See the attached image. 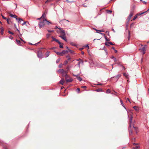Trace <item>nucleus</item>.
<instances>
[{"label": "nucleus", "instance_id": "obj_1", "mask_svg": "<svg viewBox=\"0 0 149 149\" xmlns=\"http://www.w3.org/2000/svg\"><path fill=\"white\" fill-rule=\"evenodd\" d=\"M46 20V19L44 18V19L42 21L40 22L38 25L40 29L43 27L45 25V22Z\"/></svg>", "mask_w": 149, "mask_h": 149}, {"label": "nucleus", "instance_id": "obj_2", "mask_svg": "<svg viewBox=\"0 0 149 149\" xmlns=\"http://www.w3.org/2000/svg\"><path fill=\"white\" fill-rule=\"evenodd\" d=\"M59 30L57 31V32L58 33H60L61 35L65 34V31L62 28H58Z\"/></svg>", "mask_w": 149, "mask_h": 149}, {"label": "nucleus", "instance_id": "obj_3", "mask_svg": "<svg viewBox=\"0 0 149 149\" xmlns=\"http://www.w3.org/2000/svg\"><path fill=\"white\" fill-rule=\"evenodd\" d=\"M37 56L39 58H42V55L41 50H40L38 51L37 53Z\"/></svg>", "mask_w": 149, "mask_h": 149}, {"label": "nucleus", "instance_id": "obj_4", "mask_svg": "<svg viewBox=\"0 0 149 149\" xmlns=\"http://www.w3.org/2000/svg\"><path fill=\"white\" fill-rule=\"evenodd\" d=\"M69 77L68 75L67 74H65V79L66 80V82L67 83L70 82H71L73 81V79L72 78H70L69 79H67V78Z\"/></svg>", "mask_w": 149, "mask_h": 149}, {"label": "nucleus", "instance_id": "obj_5", "mask_svg": "<svg viewBox=\"0 0 149 149\" xmlns=\"http://www.w3.org/2000/svg\"><path fill=\"white\" fill-rule=\"evenodd\" d=\"M59 37H61V38H62L65 41L67 42V40L66 38V37L65 36V34L64 35V34L62 35H61L59 36Z\"/></svg>", "mask_w": 149, "mask_h": 149}, {"label": "nucleus", "instance_id": "obj_6", "mask_svg": "<svg viewBox=\"0 0 149 149\" xmlns=\"http://www.w3.org/2000/svg\"><path fill=\"white\" fill-rule=\"evenodd\" d=\"M133 118V116L132 115L131 116V117L130 118V122L129 123V127L131 128L132 126V120Z\"/></svg>", "mask_w": 149, "mask_h": 149}, {"label": "nucleus", "instance_id": "obj_7", "mask_svg": "<svg viewBox=\"0 0 149 149\" xmlns=\"http://www.w3.org/2000/svg\"><path fill=\"white\" fill-rule=\"evenodd\" d=\"M58 72L62 74L63 76H64V70L63 69H60L58 70Z\"/></svg>", "mask_w": 149, "mask_h": 149}, {"label": "nucleus", "instance_id": "obj_8", "mask_svg": "<svg viewBox=\"0 0 149 149\" xmlns=\"http://www.w3.org/2000/svg\"><path fill=\"white\" fill-rule=\"evenodd\" d=\"M133 15V12L132 11H131L130 14L128 17L127 19H128V20L129 21L131 18V17Z\"/></svg>", "mask_w": 149, "mask_h": 149}, {"label": "nucleus", "instance_id": "obj_9", "mask_svg": "<svg viewBox=\"0 0 149 149\" xmlns=\"http://www.w3.org/2000/svg\"><path fill=\"white\" fill-rule=\"evenodd\" d=\"M141 52H142L143 54H145V51H146V48L145 46L143 47L142 49H141Z\"/></svg>", "mask_w": 149, "mask_h": 149}, {"label": "nucleus", "instance_id": "obj_10", "mask_svg": "<svg viewBox=\"0 0 149 149\" xmlns=\"http://www.w3.org/2000/svg\"><path fill=\"white\" fill-rule=\"evenodd\" d=\"M93 29H94V30H95L96 31V32L97 33H99L101 34V35H103L104 36V34L103 33H99L98 32V31H100V32H102L103 31L102 30H97L96 29H95V28H93Z\"/></svg>", "mask_w": 149, "mask_h": 149}, {"label": "nucleus", "instance_id": "obj_11", "mask_svg": "<svg viewBox=\"0 0 149 149\" xmlns=\"http://www.w3.org/2000/svg\"><path fill=\"white\" fill-rule=\"evenodd\" d=\"M10 16L12 17L15 18L16 19V20H17L18 19L17 18V16L15 15H13L12 14H10Z\"/></svg>", "mask_w": 149, "mask_h": 149}, {"label": "nucleus", "instance_id": "obj_12", "mask_svg": "<svg viewBox=\"0 0 149 149\" xmlns=\"http://www.w3.org/2000/svg\"><path fill=\"white\" fill-rule=\"evenodd\" d=\"M120 102L121 103V104L122 105V106L125 109V110H126L127 111V109H126L125 105H124L123 101L121 100H120Z\"/></svg>", "mask_w": 149, "mask_h": 149}, {"label": "nucleus", "instance_id": "obj_13", "mask_svg": "<svg viewBox=\"0 0 149 149\" xmlns=\"http://www.w3.org/2000/svg\"><path fill=\"white\" fill-rule=\"evenodd\" d=\"M133 108L134 109H135V110L136 111H139V108L136 106H134L133 107Z\"/></svg>", "mask_w": 149, "mask_h": 149}, {"label": "nucleus", "instance_id": "obj_14", "mask_svg": "<svg viewBox=\"0 0 149 149\" xmlns=\"http://www.w3.org/2000/svg\"><path fill=\"white\" fill-rule=\"evenodd\" d=\"M70 44L71 45H72L73 46H75V47H77V45L75 43H73V42H71L70 43Z\"/></svg>", "mask_w": 149, "mask_h": 149}, {"label": "nucleus", "instance_id": "obj_15", "mask_svg": "<svg viewBox=\"0 0 149 149\" xmlns=\"http://www.w3.org/2000/svg\"><path fill=\"white\" fill-rule=\"evenodd\" d=\"M123 75L126 78H127L128 77L129 75H128V73H123Z\"/></svg>", "mask_w": 149, "mask_h": 149}, {"label": "nucleus", "instance_id": "obj_16", "mask_svg": "<svg viewBox=\"0 0 149 149\" xmlns=\"http://www.w3.org/2000/svg\"><path fill=\"white\" fill-rule=\"evenodd\" d=\"M80 64H83V61L82 60H81L78 63V65L79 67H80Z\"/></svg>", "mask_w": 149, "mask_h": 149}, {"label": "nucleus", "instance_id": "obj_17", "mask_svg": "<svg viewBox=\"0 0 149 149\" xmlns=\"http://www.w3.org/2000/svg\"><path fill=\"white\" fill-rule=\"evenodd\" d=\"M120 76V74H118L116 76H115V77L117 79V80H118L119 79Z\"/></svg>", "mask_w": 149, "mask_h": 149}, {"label": "nucleus", "instance_id": "obj_18", "mask_svg": "<svg viewBox=\"0 0 149 149\" xmlns=\"http://www.w3.org/2000/svg\"><path fill=\"white\" fill-rule=\"evenodd\" d=\"M16 42L17 43V44L19 45H21V42L20 40H16Z\"/></svg>", "mask_w": 149, "mask_h": 149}, {"label": "nucleus", "instance_id": "obj_19", "mask_svg": "<svg viewBox=\"0 0 149 149\" xmlns=\"http://www.w3.org/2000/svg\"><path fill=\"white\" fill-rule=\"evenodd\" d=\"M50 52H46L45 53L46 57H47L49 56Z\"/></svg>", "mask_w": 149, "mask_h": 149}, {"label": "nucleus", "instance_id": "obj_20", "mask_svg": "<svg viewBox=\"0 0 149 149\" xmlns=\"http://www.w3.org/2000/svg\"><path fill=\"white\" fill-rule=\"evenodd\" d=\"M95 91L97 92H101L102 91V90L101 88H98L96 89Z\"/></svg>", "mask_w": 149, "mask_h": 149}, {"label": "nucleus", "instance_id": "obj_21", "mask_svg": "<svg viewBox=\"0 0 149 149\" xmlns=\"http://www.w3.org/2000/svg\"><path fill=\"white\" fill-rule=\"evenodd\" d=\"M149 10V8L146 11H144V12L139 13V15H140L143 14H144L145 13L147 12V11H148Z\"/></svg>", "mask_w": 149, "mask_h": 149}, {"label": "nucleus", "instance_id": "obj_22", "mask_svg": "<svg viewBox=\"0 0 149 149\" xmlns=\"http://www.w3.org/2000/svg\"><path fill=\"white\" fill-rule=\"evenodd\" d=\"M1 32H0V33H1V35H3V31H4V29H3V27H1Z\"/></svg>", "mask_w": 149, "mask_h": 149}, {"label": "nucleus", "instance_id": "obj_23", "mask_svg": "<svg viewBox=\"0 0 149 149\" xmlns=\"http://www.w3.org/2000/svg\"><path fill=\"white\" fill-rule=\"evenodd\" d=\"M60 84H61L62 85H63L64 83V80L62 79L60 81Z\"/></svg>", "mask_w": 149, "mask_h": 149}, {"label": "nucleus", "instance_id": "obj_24", "mask_svg": "<svg viewBox=\"0 0 149 149\" xmlns=\"http://www.w3.org/2000/svg\"><path fill=\"white\" fill-rule=\"evenodd\" d=\"M18 22H20L21 21H23V19L21 18H19L18 19Z\"/></svg>", "mask_w": 149, "mask_h": 149}, {"label": "nucleus", "instance_id": "obj_25", "mask_svg": "<svg viewBox=\"0 0 149 149\" xmlns=\"http://www.w3.org/2000/svg\"><path fill=\"white\" fill-rule=\"evenodd\" d=\"M102 50H104L106 53V54H108V53L107 52V49H106V48H105V46H104L103 48V49H102Z\"/></svg>", "mask_w": 149, "mask_h": 149}, {"label": "nucleus", "instance_id": "obj_26", "mask_svg": "<svg viewBox=\"0 0 149 149\" xmlns=\"http://www.w3.org/2000/svg\"><path fill=\"white\" fill-rule=\"evenodd\" d=\"M69 52L71 54H74V51L73 50H72L70 49H69Z\"/></svg>", "mask_w": 149, "mask_h": 149}, {"label": "nucleus", "instance_id": "obj_27", "mask_svg": "<svg viewBox=\"0 0 149 149\" xmlns=\"http://www.w3.org/2000/svg\"><path fill=\"white\" fill-rule=\"evenodd\" d=\"M139 14L138 13V14L136 15L134 17L133 19V20H134L137 17V16L138 15H139Z\"/></svg>", "mask_w": 149, "mask_h": 149}, {"label": "nucleus", "instance_id": "obj_28", "mask_svg": "<svg viewBox=\"0 0 149 149\" xmlns=\"http://www.w3.org/2000/svg\"><path fill=\"white\" fill-rule=\"evenodd\" d=\"M77 79L79 81H81L82 80V78L79 76V77H77Z\"/></svg>", "mask_w": 149, "mask_h": 149}, {"label": "nucleus", "instance_id": "obj_29", "mask_svg": "<svg viewBox=\"0 0 149 149\" xmlns=\"http://www.w3.org/2000/svg\"><path fill=\"white\" fill-rule=\"evenodd\" d=\"M56 54L57 55H59L60 56H62V54L61 52H58L56 53Z\"/></svg>", "mask_w": 149, "mask_h": 149}, {"label": "nucleus", "instance_id": "obj_30", "mask_svg": "<svg viewBox=\"0 0 149 149\" xmlns=\"http://www.w3.org/2000/svg\"><path fill=\"white\" fill-rule=\"evenodd\" d=\"M56 42H57L58 44H59V45H60L61 44V43L57 39H56L55 40Z\"/></svg>", "mask_w": 149, "mask_h": 149}, {"label": "nucleus", "instance_id": "obj_31", "mask_svg": "<svg viewBox=\"0 0 149 149\" xmlns=\"http://www.w3.org/2000/svg\"><path fill=\"white\" fill-rule=\"evenodd\" d=\"M56 42H57L58 44H59V45H60L61 44V43L57 39H56L55 40Z\"/></svg>", "mask_w": 149, "mask_h": 149}, {"label": "nucleus", "instance_id": "obj_32", "mask_svg": "<svg viewBox=\"0 0 149 149\" xmlns=\"http://www.w3.org/2000/svg\"><path fill=\"white\" fill-rule=\"evenodd\" d=\"M71 68V67L69 66V65H68L66 68V69H67V70L68 71L70 70V68Z\"/></svg>", "mask_w": 149, "mask_h": 149}, {"label": "nucleus", "instance_id": "obj_33", "mask_svg": "<svg viewBox=\"0 0 149 149\" xmlns=\"http://www.w3.org/2000/svg\"><path fill=\"white\" fill-rule=\"evenodd\" d=\"M130 37V32L129 30H128V40H129Z\"/></svg>", "mask_w": 149, "mask_h": 149}, {"label": "nucleus", "instance_id": "obj_34", "mask_svg": "<svg viewBox=\"0 0 149 149\" xmlns=\"http://www.w3.org/2000/svg\"><path fill=\"white\" fill-rule=\"evenodd\" d=\"M110 91L109 89H108L106 91V93H110Z\"/></svg>", "mask_w": 149, "mask_h": 149}, {"label": "nucleus", "instance_id": "obj_35", "mask_svg": "<svg viewBox=\"0 0 149 149\" xmlns=\"http://www.w3.org/2000/svg\"><path fill=\"white\" fill-rule=\"evenodd\" d=\"M107 11L108 13H110L112 12V11L110 10H107Z\"/></svg>", "mask_w": 149, "mask_h": 149}, {"label": "nucleus", "instance_id": "obj_36", "mask_svg": "<svg viewBox=\"0 0 149 149\" xmlns=\"http://www.w3.org/2000/svg\"><path fill=\"white\" fill-rule=\"evenodd\" d=\"M50 36V34L49 33H47L46 34V37L47 38H48Z\"/></svg>", "mask_w": 149, "mask_h": 149}, {"label": "nucleus", "instance_id": "obj_37", "mask_svg": "<svg viewBox=\"0 0 149 149\" xmlns=\"http://www.w3.org/2000/svg\"><path fill=\"white\" fill-rule=\"evenodd\" d=\"M129 133H130V135L132 134L133 132H132V130H130L129 129Z\"/></svg>", "mask_w": 149, "mask_h": 149}, {"label": "nucleus", "instance_id": "obj_38", "mask_svg": "<svg viewBox=\"0 0 149 149\" xmlns=\"http://www.w3.org/2000/svg\"><path fill=\"white\" fill-rule=\"evenodd\" d=\"M104 37L105 39V40L107 41H109V40H108L107 37L105 35V34H104Z\"/></svg>", "mask_w": 149, "mask_h": 149}, {"label": "nucleus", "instance_id": "obj_39", "mask_svg": "<svg viewBox=\"0 0 149 149\" xmlns=\"http://www.w3.org/2000/svg\"><path fill=\"white\" fill-rule=\"evenodd\" d=\"M47 31L49 33L53 32H54L53 30H47Z\"/></svg>", "mask_w": 149, "mask_h": 149}, {"label": "nucleus", "instance_id": "obj_40", "mask_svg": "<svg viewBox=\"0 0 149 149\" xmlns=\"http://www.w3.org/2000/svg\"><path fill=\"white\" fill-rule=\"evenodd\" d=\"M133 127L135 129V130H136V133H137L138 132V129L137 128H136V127H134V126H133Z\"/></svg>", "mask_w": 149, "mask_h": 149}, {"label": "nucleus", "instance_id": "obj_41", "mask_svg": "<svg viewBox=\"0 0 149 149\" xmlns=\"http://www.w3.org/2000/svg\"><path fill=\"white\" fill-rule=\"evenodd\" d=\"M139 148V146H136L135 147H133V149H138V148Z\"/></svg>", "mask_w": 149, "mask_h": 149}, {"label": "nucleus", "instance_id": "obj_42", "mask_svg": "<svg viewBox=\"0 0 149 149\" xmlns=\"http://www.w3.org/2000/svg\"><path fill=\"white\" fill-rule=\"evenodd\" d=\"M62 54V56L64 54H65V50H63L62 52H61Z\"/></svg>", "mask_w": 149, "mask_h": 149}, {"label": "nucleus", "instance_id": "obj_43", "mask_svg": "<svg viewBox=\"0 0 149 149\" xmlns=\"http://www.w3.org/2000/svg\"><path fill=\"white\" fill-rule=\"evenodd\" d=\"M8 33H10V34H12V35H14V33H13V32H12L10 31H8Z\"/></svg>", "mask_w": 149, "mask_h": 149}, {"label": "nucleus", "instance_id": "obj_44", "mask_svg": "<svg viewBox=\"0 0 149 149\" xmlns=\"http://www.w3.org/2000/svg\"><path fill=\"white\" fill-rule=\"evenodd\" d=\"M66 1L68 3H73L74 2V1H70L68 0H66Z\"/></svg>", "mask_w": 149, "mask_h": 149}, {"label": "nucleus", "instance_id": "obj_45", "mask_svg": "<svg viewBox=\"0 0 149 149\" xmlns=\"http://www.w3.org/2000/svg\"><path fill=\"white\" fill-rule=\"evenodd\" d=\"M59 47L60 48H63V44L61 43V44L60 45Z\"/></svg>", "mask_w": 149, "mask_h": 149}, {"label": "nucleus", "instance_id": "obj_46", "mask_svg": "<svg viewBox=\"0 0 149 149\" xmlns=\"http://www.w3.org/2000/svg\"><path fill=\"white\" fill-rule=\"evenodd\" d=\"M68 63V61H64L63 64L64 65H66Z\"/></svg>", "mask_w": 149, "mask_h": 149}, {"label": "nucleus", "instance_id": "obj_47", "mask_svg": "<svg viewBox=\"0 0 149 149\" xmlns=\"http://www.w3.org/2000/svg\"><path fill=\"white\" fill-rule=\"evenodd\" d=\"M45 21H46L47 22L48 25H49V24H52V23H51V22H49V21H48L47 20V19H46V20H45Z\"/></svg>", "mask_w": 149, "mask_h": 149}, {"label": "nucleus", "instance_id": "obj_48", "mask_svg": "<svg viewBox=\"0 0 149 149\" xmlns=\"http://www.w3.org/2000/svg\"><path fill=\"white\" fill-rule=\"evenodd\" d=\"M135 8V6L134 5L133 6L132 8L131 11H132L133 12V10H134V9Z\"/></svg>", "mask_w": 149, "mask_h": 149}, {"label": "nucleus", "instance_id": "obj_49", "mask_svg": "<svg viewBox=\"0 0 149 149\" xmlns=\"http://www.w3.org/2000/svg\"><path fill=\"white\" fill-rule=\"evenodd\" d=\"M63 64L62 63H61L58 66V67L59 68H61L62 67Z\"/></svg>", "mask_w": 149, "mask_h": 149}, {"label": "nucleus", "instance_id": "obj_50", "mask_svg": "<svg viewBox=\"0 0 149 149\" xmlns=\"http://www.w3.org/2000/svg\"><path fill=\"white\" fill-rule=\"evenodd\" d=\"M109 43H108V42H105V45L107 46H109Z\"/></svg>", "mask_w": 149, "mask_h": 149}, {"label": "nucleus", "instance_id": "obj_51", "mask_svg": "<svg viewBox=\"0 0 149 149\" xmlns=\"http://www.w3.org/2000/svg\"><path fill=\"white\" fill-rule=\"evenodd\" d=\"M60 61V59H58L56 60V63H58Z\"/></svg>", "mask_w": 149, "mask_h": 149}, {"label": "nucleus", "instance_id": "obj_52", "mask_svg": "<svg viewBox=\"0 0 149 149\" xmlns=\"http://www.w3.org/2000/svg\"><path fill=\"white\" fill-rule=\"evenodd\" d=\"M52 38L53 39V40L54 41H55V40L56 39L53 36L52 37Z\"/></svg>", "mask_w": 149, "mask_h": 149}, {"label": "nucleus", "instance_id": "obj_53", "mask_svg": "<svg viewBox=\"0 0 149 149\" xmlns=\"http://www.w3.org/2000/svg\"><path fill=\"white\" fill-rule=\"evenodd\" d=\"M68 71H64V76H65V74H67L68 73Z\"/></svg>", "mask_w": 149, "mask_h": 149}, {"label": "nucleus", "instance_id": "obj_54", "mask_svg": "<svg viewBox=\"0 0 149 149\" xmlns=\"http://www.w3.org/2000/svg\"><path fill=\"white\" fill-rule=\"evenodd\" d=\"M1 16L4 19H6L7 18L6 17H5L2 14L1 15Z\"/></svg>", "mask_w": 149, "mask_h": 149}, {"label": "nucleus", "instance_id": "obj_55", "mask_svg": "<svg viewBox=\"0 0 149 149\" xmlns=\"http://www.w3.org/2000/svg\"><path fill=\"white\" fill-rule=\"evenodd\" d=\"M77 91L78 93H79L80 91V89L79 88H77Z\"/></svg>", "mask_w": 149, "mask_h": 149}, {"label": "nucleus", "instance_id": "obj_56", "mask_svg": "<svg viewBox=\"0 0 149 149\" xmlns=\"http://www.w3.org/2000/svg\"><path fill=\"white\" fill-rule=\"evenodd\" d=\"M73 76H74L76 77H77H77H79V75H75L73 74Z\"/></svg>", "mask_w": 149, "mask_h": 149}, {"label": "nucleus", "instance_id": "obj_57", "mask_svg": "<svg viewBox=\"0 0 149 149\" xmlns=\"http://www.w3.org/2000/svg\"><path fill=\"white\" fill-rule=\"evenodd\" d=\"M108 43L111 45H114V44H113L112 42H108Z\"/></svg>", "mask_w": 149, "mask_h": 149}, {"label": "nucleus", "instance_id": "obj_58", "mask_svg": "<svg viewBox=\"0 0 149 149\" xmlns=\"http://www.w3.org/2000/svg\"><path fill=\"white\" fill-rule=\"evenodd\" d=\"M44 15H45V13H44L42 14V16L41 17H42V18L43 17V19H44V18H45L44 17Z\"/></svg>", "mask_w": 149, "mask_h": 149}, {"label": "nucleus", "instance_id": "obj_59", "mask_svg": "<svg viewBox=\"0 0 149 149\" xmlns=\"http://www.w3.org/2000/svg\"><path fill=\"white\" fill-rule=\"evenodd\" d=\"M96 85H102V84L98 83V84H97Z\"/></svg>", "mask_w": 149, "mask_h": 149}, {"label": "nucleus", "instance_id": "obj_60", "mask_svg": "<svg viewBox=\"0 0 149 149\" xmlns=\"http://www.w3.org/2000/svg\"><path fill=\"white\" fill-rule=\"evenodd\" d=\"M9 38L10 39H13V37H12V36H10V37H9Z\"/></svg>", "mask_w": 149, "mask_h": 149}, {"label": "nucleus", "instance_id": "obj_61", "mask_svg": "<svg viewBox=\"0 0 149 149\" xmlns=\"http://www.w3.org/2000/svg\"><path fill=\"white\" fill-rule=\"evenodd\" d=\"M27 22H24L22 24V25H24Z\"/></svg>", "mask_w": 149, "mask_h": 149}, {"label": "nucleus", "instance_id": "obj_62", "mask_svg": "<svg viewBox=\"0 0 149 149\" xmlns=\"http://www.w3.org/2000/svg\"><path fill=\"white\" fill-rule=\"evenodd\" d=\"M142 2L145 4H146V2L145 1H143Z\"/></svg>", "mask_w": 149, "mask_h": 149}, {"label": "nucleus", "instance_id": "obj_63", "mask_svg": "<svg viewBox=\"0 0 149 149\" xmlns=\"http://www.w3.org/2000/svg\"><path fill=\"white\" fill-rule=\"evenodd\" d=\"M6 20H7V21L8 24H10V23L8 21V19H7Z\"/></svg>", "mask_w": 149, "mask_h": 149}, {"label": "nucleus", "instance_id": "obj_64", "mask_svg": "<svg viewBox=\"0 0 149 149\" xmlns=\"http://www.w3.org/2000/svg\"><path fill=\"white\" fill-rule=\"evenodd\" d=\"M113 60L115 62H116V58H114V59H113Z\"/></svg>", "mask_w": 149, "mask_h": 149}]
</instances>
